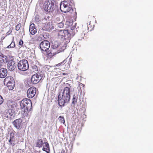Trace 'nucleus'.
Returning <instances> with one entry per match:
<instances>
[{
    "mask_svg": "<svg viewBox=\"0 0 153 153\" xmlns=\"http://www.w3.org/2000/svg\"><path fill=\"white\" fill-rule=\"evenodd\" d=\"M17 64L15 61L13 59L9 61L7 64V68L9 71H13L14 70L16 67Z\"/></svg>",
    "mask_w": 153,
    "mask_h": 153,
    "instance_id": "nucleus-11",
    "label": "nucleus"
},
{
    "mask_svg": "<svg viewBox=\"0 0 153 153\" xmlns=\"http://www.w3.org/2000/svg\"><path fill=\"white\" fill-rule=\"evenodd\" d=\"M52 49L51 48L48 52L47 54L48 57L51 58L56 54V52H53Z\"/></svg>",
    "mask_w": 153,
    "mask_h": 153,
    "instance_id": "nucleus-24",
    "label": "nucleus"
},
{
    "mask_svg": "<svg viewBox=\"0 0 153 153\" xmlns=\"http://www.w3.org/2000/svg\"><path fill=\"white\" fill-rule=\"evenodd\" d=\"M44 143L45 142H43V140L40 139H38L36 140V146L39 148H41L44 144Z\"/></svg>",
    "mask_w": 153,
    "mask_h": 153,
    "instance_id": "nucleus-21",
    "label": "nucleus"
},
{
    "mask_svg": "<svg viewBox=\"0 0 153 153\" xmlns=\"http://www.w3.org/2000/svg\"><path fill=\"white\" fill-rule=\"evenodd\" d=\"M39 74V79H40V80H41V79H42V77H43L44 74Z\"/></svg>",
    "mask_w": 153,
    "mask_h": 153,
    "instance_id": "nucleus-31",
    "label": "nucleus"
},
{
    "mask_svg": "<svg viewBox=\"0 0 153 153\" xmlns=\"http://www.w3.org/2000/svg\"><path fill=\"white\" fill-rule=\"evenodd\" d=\"M64 25V23L63 22H61L57 24V26L60 28H62Z\"/></svg>",
    "mask_w": 153,
    "mask_h": 153,
    "instance_id": "nucleus-28",
    "label": "nucleus"
},
{
    "mask_svg": "<svg viewBox=\"0 0 153 153\" xmlns=\"http://www.w3.org/2000/svg\"><path fill=\"white\" fill-rule=\"evenodd\" d=\"M29 32L32 35H34L37 32V29L35 27V25L33 23L30 25L29 29Z\"/></svg>",
    "mask_w": 153,
    "mask_h": 153,
    "instance_id": "nucleus-16",
    "label": "nucleus"
},
{
    "mask_svg": "<svg viewBox=\"0 0 153 153\" xmlns=\"http://www.w3.org/2000/svg\"><path fill=\"white\" fill-rule=\"evenodd\" d=\"M76 23L70 27V30H62L59 31L58 37L61 40H63L66 43H68L70 42L71 37H73L75 34L74 30L76 27Z\"/></svg>",
    "mask_w": 153,
    "mask_h": 153,
    "instance_id": "nucleus-1",
    "label": "nucleus"
},
{
    "mask_svg": "<svg viewBox=\"0 0 153 153\" xmlns=\"http://www.w3.org/2000/svg\"><path fill=\"white\" fill-rule=\"evenodd\" d=\"M16 112L14 110L11 109H6L4 112V117L8 119H11L15 117Z\"/></svg>",
    "mask_w": 153,
    "mask_h": 153,
    "instance_id": "nucleus-10",
    "label": "nucleus"
},
{
    "mask_svg": "<svg viewBox=\"0 0 153 153\" xmlns=\"http://www.w3.org/2000/svg\"><path fill=\"white\" fill-rule=\"evenodd\" d=\"M10 138L9 142L10 145L14 146L15 145L14 142L15 141L16 137H15V133L11 132L10 134Z\"/></svg>",
    "mask_w": 153,
    "mask_h": 153,
    "instance_id": "nucleus-15",
    "label": "nucleus"
},
{
    "mask_svg": "<svg viewBox=\"0 0 153 153\" xmlns=\"http://www.w3.org/2000/svg\"><path fill=\"white\" fill-rule=\"evenodd\" d=\"M17 67L20 71H25L29 68L28 62L25 59L21 60L17 64Z\"/></svg>",
    "mask_w": 153,
    "mask_h": 153,
    "instance_id": "nucleus-7",
    "label": "nucleus"
},
{
    "mask_svg": "<svg viewBox=\"0 0 153 153\" xmlns=\"http://www.w3.org/2000/svg\"><path fill=\"white\" fill-rule=\"evenodd\" d=\"M35 75V76H36V77H35V78H36L37 79H39V74H34V75Z\"/></svg>",
    "mask_w": 153,
    "mask_h": 153,
    "instance_id": "nucleus-34",
    "label": "nucleus"
},
{
    "mask_svg": "<svg viewBox=\"0 0 153 153\" xmlns=\"http://www.w3.org/2000/svg\"><path fill=\"white\" fill-rule=\"evenodd\" d=\"M19 45H20L22 46L23 45V42L22 40H20L19 42Z\"/></svg>",
    "mask_w": 153,
    "mask_h": 153,
    "instance_id": "nucleus-32",
    "label": "nucleus"
},
{
    "mask_svg": "<svg viewBox=\"0 0 153 153\" xmlns=\"http://www.w3.org/2000/svg\"><path fill=\"white\" fill-rule=\"evenodd\" d=\"M45 11L48 12H52L55 10L56 5L52 1L46 0L44 4Z\"/></svg>",
    "mask_w": 153,
    "mask_h": 153,
    "instance_id": "nucleus-5",
    "label": "nucleus"
},
{
    "mask_svg": "<svg viewBox=\"0 0 153 153\" xmlns=\"http://www.w3.org/2000/svg\"><path fill=\"white\" fill-rule=\"evenodd\" d=\"M42 150L43 151L47 153H50V149L49 143L47 142H45L44 144L43 145Z\"/></svg>",
    "mask_w": 153,
    "mask_h": 153,
    "instance_id": "nucleus-18",
    "label": "nucleus"
},
{
    "mask_svg": "<svg viewBox=\"0 0 153 153\" xmlns=\"http://www.w3.org/2000/svg\"><path fill=\"white\" fill-rule=\"evenodd\" d=\"M15 42L14 41H12L11 42L10 45H9L7 47V48H13L15 47Z\"/></svg>",
    "mask_w": 153,
    "mask_h": 153,
    "instance_id": "nucleus-26",
    "label": "nucleus"
},
{
    "mask_svg": "<svg viewBox=\"0 0 153 153\" xmlns=\"http://www.w3.org/2000/svg\"><path fill=\"white\" fill-rule=\"evenodd\" d=\"M2 66V64L0 62V68Z\"/></svg>",
    "mask_w": 153,
    "mask_h": 153,
    "instance_id": "nucleus-37",
    "label": "nucleus"
},
{
    "mask_svg": "<svg viewBox=\"0 0 153 153\" xmlns=\"http://www.w3.org/2000/svg\"><path fill=\"white\" fill-rule=\"evenodd\" d=\"M63 5L64 8H66L68 7V3H67V1H64L62 2H61L60 3V8H61V6ZM61 8H60V9Z\"/></svg>",
    "mask_w": 153,
    "mask_h": 153,
    "instance_id": "nucleus-25",
    "label": "nucleus"
},
{
    "mask_svg": "<svg viewBox=\"0 0 153 153\" xmlns=\"http://www.w3.org/2000/svg\"><path fill=\"white\" fill-rule=\"evenodd\" d=\"M19 102L21 108L28 109L29 111L32 110V102L30 99L27 98L24 99L19 101Z\"/></svg>",
    "mask_w": 153,
    "mask_h": 153,
    "instance_id": "nucleus-3",
    "label": "nucleus"
},
{
    "mask_svg": "<svg viewBox=\"0 0 153 153\" xmlns=\"http://www.w3.org/2000/svg\"><path fill=\"white\" fill-rule=\"evenodd\" d=\"M7 56L0 52V62L2 64V63L7 62Z\"/></svg>",
    "mask_w": 153,
    "mask_h": 153,
    "instance_id": "nucleus-19",
    "label": "nucleus"
},
{
    "mask_svg": "<svg viewBox=\"0 0 153 153\" xmlns=\"http://www.w3.org/2000/svg\"><path fill=\"white\" fill-rule=\"evenodd\" d=\"M36 92V88L34 87H31L29 88L27 91V96L28 98H32L34 96Z\"/></svg>",
    "mask_w": 153,
    "mask_h": 153,
    "instance_id": "nucleus-12",
    "label": "nucleus"
},
{
    "mask_svg": "<svg viewBox=\"0 0 153 153\" xmlns=\"http://www.w3.org/2000/svg\"><path fill=\"white\" fill-rule=\"evenodd\" d=\"M39 31H41V30H39Z\"/></svg>",
    "mask_w": 153,
    "mask_h": 153,
    "instance_id": "nucleus-38",
    "label": "nucleus"
},
{
    "mask_svg": "<svg viewBox=\"0 0 153 153\" xmlns=\"http://www.w3.org/2000/svg\"><path fill=\"white\" fill-rule=\"evenodd\" d=\"M21 26V24L19 23L17 25L16 27V31H18L20 29Z\"/></svg>",
    "mask_w": 153,
    "mask_h": 153,
    "instance_id": "nucleus-29",
    "label": "nucleus"
},
{
    "mask_svg": "<svg viewBox=\"0 0 153 153\" xmlns=\"http://www.w3.org/2000/svg\"><path fill=\"white\" fill-rule=\"evenodd\" d=\"M4 84L6 83L9 90H12L15 86V83L13 77L11 76L6 77L4 79Z\"/></svg>",
    "mask_w": 153,
    "mask_h": 153,
    "instance_id": "nucleus-6",
    "label": "nucleus"
},
{
    "mask_svg": "<svg viewBox=\"0 0 153 153\" xmlns=\"http://www.w3.org/2000/svg\"><path fill=\"white\" fill-rule=\"evenodd\" d=\"M50 46L49 42L47 40L41 42L39 44V47L42 52L47 51L50 48Z\"/></svg>",
    "mask_w": 153,
    "mask_h": 153,
    "instance_id": "nucleus-9",
    "label": "nucleus"
},
{
    "mask_svg": "<svg viewBox=\"0 0 153 153\" xmlns=\"http://www.w3.org/2000/svg\"><path fill=\"white\" fill-rule=\"evenodd\" d=\"M62 41H63V44H63H61L60 42L57 41H54L52 43V45L51 46V48L52 49L54 50L56 48H60L59 50H58V51L57 52L58 53L63 51L67 47V44L68 43H65L63 40Z\"/></svg>",
    "mask_w": 153,
    "mask_h": 153,
    "instance_id": "nucleus-4",
    "label": "nucleus"
},
{
    "mask_svg": "<svg viewBox=\"0 0 153 153\" xmlns=\"http://www.w3.org/2000/svg\"><path fill=\"white\" fill-rule=\"evenodd\" d=\"M4 100L2 97H0V105L3 102Z\"/></svg>",
    "mask_w": 153,
    "mask_h": 153,
    "instance_id": "nucleus-33",
    "label": "nucleus"
},
{
    "mask_svg": "<svg viewBox=\"0 0 153 153\" xmlns=\"http://www.w3.org/2000/svg\"><path fill=\"white\" fill-rule=\"evenodd\" d=\"M53 29L54 26L52 25L51 23L49 22L42 27L41 30L50 31Z\"/></svg>",
    "mask_w": 153,
    "mask_h": 153,
    "instance_id": "nucleus-14",
    "label": "nucleus"
},
{
    "mask_svg": "<svg viewBox=\"0 0 153 153\" xmlns=\"http://www.w3.org/2000/svg\"><path fill=\"white\" fill-rule=\"evenodd\" d=\"M61 11L65 13L68 12L69 13L72 14L71 16L72 17L73 16L74 17L76 18V10H74L72 7V6L70 4H68V7L66 8H64L63 10H62L60 8Z\"/></svg>",
    "mask_w": 153,
    "mask_h": 153,
    "instance_id": "nucleus-8",
    "label": "nucleus"
},
{
    "mask_svg": "<svg viewBox=\"0 0 153 153\" xmlns=\"http://www.w3.org/2000/svg\"><path fill=\"white\" fill-rule=\"evenodd\" d=\"M1 96L0 95V97H1Z\"/></svg>",
    "mask_w": 153,
    "mask_h": 153,
    "instance_id": "nucleus-39",
    "label": "nucleus"
},
{
    "mask_svg": "<svg viewBox=\"0 0 153 153\" xmlns=\"http://www.w3.org/2000/svg\"><path fill=\"white\" fill-rule=\"evenodd\" d=\"M73 23V21L72 22H69L67 21L66 22V25H68L69 26H70L72 25V24Z\"/></svg>",
    "mask_w": 153,
    "mask_h": 153,
    "instance_id": "nucleus-30",
    "label": "nucleus"
},
{
    "mask_svg": "<svg viewBox=\"0 0 153 153\" xmlns=\"http://www.w3.org/2000/svg\"><path fill=\"white\" fill-rule=\"evenodd\" d=\"M35 75H33L30 79V81L33 84H36L38 83L40 81V79H37L36 76H35Z\"/></svg>",
    "mask_w": 153,
    "mask_h": 153,
    "instance_id": "nucleus-23",
    "label": "nucleus"
},
{
    "mask_svg": "<svg viewBox=\"0 0 153 153\" xmlns=\"http://www.w3.org/2000/svg\"><path fill=\"white\" fill-rule=\"evenodd\" d=\"M62 75L64 76L67 75V73H63L62 74Z\"/></svg>",
    "mask_w": 153,
    "mask_h": 153,
    "instance_id": "nucleus-36",
    "label": "nucleus"
},
{
    "mask_svg": "<svg viewBox=\"0 0 153 153\" xmlns=\"http://www.w3.org/2000/svg\"><path fill=\"white\" fill-rule=\"evenodd\" d=\"M30 111H29V109L24 108V111H22V116L23 117L22 118H27V119H29V116L28 115V113Z\"/></svg>",
    "mask_w": 153,
    "mask_h": 153,
    "instance_id": "nucleus-20",
    "label": "nucleus"
},
{
    "mask_svg": "<svg viewBox=\"0 0 153 153\" xmlns=\"http://www.w3.org/2000/svg\"><path fill=\"white\" fill-rule=\"evenodd\" d=\"M7 71L6 68H1L0 69V78H3L6 77Z\"/></svg>",
    "mask_w": 153,
    "mask_h": 153,
    "instance_id": "nucleus-17",
    "label": "nucleus"
},
{
    "mask_svg": "<svg viewBox=\"0 0 153 153\" xmlns=\"http://www.w3.org/2000/svg\"><path fill=\"white\" fill-rule=\"evenodd\" d=\"M64 62H65V60L63 61L62 62L56 65V66H60L62 64H63Z\"/></svg>",
    "mask_w": 153,
    "mask_h": 153,
    "instance_id": "nucleus-35",
    "label": "nucleus"
},
{
    "mask_svg": "<svg viewBox=\"0 0 153 153\" xmlns=\"http://www.w3.org/2000/svg\"><path fill=\"white\" fill-rule=\"evenodd\" d=\"M59 121L62 123H65V120L64 118L63 117L60 116L59 117Z\"/></svg>",
    "mask_w": 153,
    "mask_h": 153,
    "instance_id": "nucleus-27",
    "label": "nucleus"
},
{
    "mask_svg": "<svg viewBox=\"0 0 153 153\" xmlns=\"http://www.w3.org/2000/svg\"><path fill=\"white\" fill-rule=\"evenodd\" d=\"M22 120L21 118L16 119L12 122V123L14 126L17 129H20L22 126L21 124Z\"/></svg>",
    "mask_w": 153,
    "mask_h": 153,
    "instance_id": "nucleus-13",
    "label": "nucleus"
},
{
    "mask_svg": "<svg viewBox=\"0 0 153 153\" xmlns=\"http://www.w3.org/2000/svg\"><path fill=\"white\" fill-rule=\"evenodd\" d=\"M78 98V96L77 94H75L73 96V97L72 99V102L71 105L72 106L74 107L75 104L77 101Z\"/></svg>",
    "mask_w": 153,
    "mask_h": 153,
    "instance_id": "nucleus-22",
    "label": "nucleus"
},
{
    "mask_svg": "<svg viewBox=\"0 0 153 153\" xmlns=\"http://www.w3.org/2000/svg\"><path fill=\"white\" fill-rule=\"evenodd\" d=\"M70 88L66 87L64 88L62 96L60 94L58 95V104L60 107L64 106L65 104L69 102L70 99Z\"/></svg>",
    "mask_w": 153,
    "mask_h": 153,
    "instance_id": "nucleus-2",
    "label": "nucleus"
}]
</instances>
